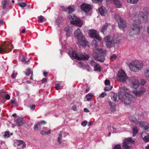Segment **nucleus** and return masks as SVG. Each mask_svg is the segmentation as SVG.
Masks as SVG:
<instances>
[{
    "mask_svg": "<svg viewBox=\"0 0 149 149\" xmlns=\"http://www.w3.org/2000/svg\"><path fill=\"white\" fill-rule=\"evenodd\" d=\"M113 149H122L120 145H116L114 147Z\"/></svg>",
    "mask_w": 149,
    "mask_h": 149,
    "instance_id": "c03bdc74",
    "label": "nucleus"
},
{
    "mask_svg": "<svg viewBox=\"0 0 149 149\" xmlns=\"http://www.w3.org/2000/svg\"><path fill=\"white\" fill-rule=\"evenodd\" d=\"M6 93L5 92H3L0 94V97L1 98H3V97H5Z\"/></svg>",
    "mask_w": 149,
    "mask_h": 149,
    "instance_id": "de8ad7c7",
    "label": "nucleus"
},
{
    "mask_svg": "<svg viewBox=\"0 0 149 149\" xmlns=\"http://www.w3.org/2000/svg\"><path fill=\"white\" fill-rule=\"evenodd\" d=\"M93 56L96 61L99 62H103L105 60L104 56L103 54L94 52L93 54Z\"/></svg>",
    "mask_w": 149,
    "mask_h": 149,
    "instance_id": "ddd939ff",
    "label": "nucleus"
},
{
    "mask_svg": "<svg viewBox=\"0 0 149 149\" xmlns=\"http://www.w3.org/2000/svg\"><path fill=\"white\" fill-rule=\"evenodd\" d=\"M9 1L7 0H4L1 2V4L2 5L3 8V9H5L6 8V5L8 4Z\"/></svg>",
    "mask_w": 149,
    "mask_h": 149,
    "instance_id": "2f4dec72",
    "label": "nucleus"
},
{
    "mask_svg": "<svg viewBox=\"0 0 149 149\" xmlns=\"http://www.w3.org/2000/svg\"><path fill=\"white\" fill-rule=\"evenodd\" d=\"M87 124V121H84L81 123V125L84 127Z\"/></svg>",
    "mask_w": 149,
    "mask_h": 149,
    "instance_id": "603ef678",
    "label": "nucleus"
},
{
    "mask_svg": "<svg viewBox=\"0 0 149 149\" xmlns=\"http://www.w3.org/2000/svg\"><path fill=\"white\" fill-rule=\"evenodd\" d=\"M62 133L61 132H60V133L59 134L58 138H59L61 139H62Z\"/></svg>",
    "mask_w": 149,
    "mask_h": 149,
    "instance_id": "338daca9",
    "label": "nucleus"
},
{
    "mask_svg": "<svg viewBox=\"0 0 149 149\" xmlns=\"http://www.w3.org/2000/svg\"><path fill=\"white\" fill-rule=\"evenodd\" d=\"M143 65L142 61L135 60L131 62L129 67L132 71L134 72H137L141 70Z\"/></svg>",
    "mask_w": 149,
    "mask_h": 149,
    "instance_id": "39448f33",
    "label": "nucleus"
},
{
    "mask_svg": "<svg viewBox=\"0 0 149 149\" xmlns=\"http://www.w3.org/2000/svg\"><path fill=\"white\" fill-rule=\"evenodd\" d=\"M65 30L66 32V34L67 36H69L70 35V33L68 31V29L67 28H66L65 29Z\"/></svg>",
    "mask_w": 149,
    "mask_h": 149,
    "instance_id": "8fccbe9b",
    "label": "nucleus"
},
{
    "mask_svg": "<svg viewBox=\"0 0 149 149\" xmlns=\"http://www.w3.org/2000/svg\"><path fill=\"white\" fill-rule=\"evenodd\" d=\"M106 95V93L105 92H103L99 96V97L100 98H103Z\"/></svg>",
    "mask_w": 149,
    "mask_h": 149,
    "instance_id": "49530a36",
    "label": "nucleus"
},
{
    "mask_svg": "<svg viewBox=\"0 0 149 149\" xmlns=\"http://www.w3.org/2000/svg\"><path fill=\"white\" fill-rule=\"evenodd\" d=\"M26 57L24 56H23L22 58V61L24 63H28L29 61V60L28 59L27 61L26 60Z\"/></svg>",
    "mask_w": 149,
    "mask_h": 149,
    "instance_id": "ea45409f",
    "label": "nucleus"
},
{
    "mask_svg": "<svg viewBox=\"0 0 149 149\" xmlns=\"http://www.w3.org/2000/svg\"><path fill=\"white\" fill-rule=\"evenodd\" d=\"M134 142L135 141L132 139L131 138H127L126 140V141L123 143H127L128 144H129V145H131V144L130 143H134Z\"/></svg>",
    "mask_w": 149,
    "mask_h": 149,
    "instance_id": "cd10ccee",
    "label": "nucleus"
},
{
    "mask_svg": "<svg viewBox=\"0 0 149 149\" xmlns=\"http://www.w3.org/2000/svg\"><path fill=\"white\" fill-rule=\"evenodd\" d=\"M127 96L124 99L123 101L125 105L130 104L131 102H133L135 99L132 95L127 93Z\"/></svg>",
    "mask_w": 149,
    "mask_h": 149,
    "instance_id": "9b49d317",
    "label": "nucleus"
},
{
    "mask_svg": "<svg viewBox=\"0 0 149 149\" xmlns=\"http://www.w3.org/2000/svg\"><path fill=\"white\" fill-rule=\"evenodd\" d=\"M108 2L115 4L116 7L119 8L121 6V3L119 0H107Z\"/></svg>",
    "mask_w": 149,
    "mask_h": 149,
    "instance_id": "aec40b11",
    "label": "nucleus"
},
{
    "mask_svg": "<svg viewBox=\"0 0 149 149\" xmlns=\"http://www.w3.org/2000/svg\"><path fill=\"white\" fill-rule=\"evenodd\" d=\"M99 12L102 16L105 15L107 13L106 8L103 6H102L99 8Z\"/></svg>",
    "mask_w": 149,
    "mask_h": 149,
    "instance_id": "412c9836",
    "label": "nucleus"
},
{
    "mask_svg": "<svg viewBox=\"0 0 149 149\" xmlns=\"http://www.w3.org/2000/svg\"><path fill=\"white\" fill-rule=\"evenodd\" d=\"M92 46L95 47V48H97L98 47V44L97 42L95 40H93L92 42Z\"/></svg>",
    "mask_w": 149,
    "mask_h": 149,
    "instance_id": "f704fd0d",
    "label": "nucleus"
},
{
    "mask_svg": "<svg viewBox=\"0 0 149 149\" xmlns=\"http://www.w3.org/2000/svg\"><path fill=\"white\" fill-rule=\"evenodd\" d=\"M143 140L146 142L149 141V136H145L143 138Z\"/></svg>",
    "mask_w": 149,
    "mask_h": 149,
    "instance_id": "a19ab883",
    "label": "nucleus"
},
{
    "mask_svg": "<svg viewBox=\"0 0 149 149\" xmlns=\"http://www.w3.org/2000/svg\"><path fill=\"white\" fill-rule=\"evenodd\" d=\"M129 81L130 85L132 88L136 89L138 87L139 85V81L136 77L130 78Z\"/></svg>",
    "mask_w": 149,
    "mask_h": 149,
    "instance_id": "f8f14e48",
    "label": "nucleus"
},
{
    "mask_svg": "<svg viewBox=\"0 0 149 149\" xmlns=\"http://www.w3.org/2000/svg\"><path fill=\"white\" fill-rule=\"evenodd\" d=\"M5 99L7 100H9L10 99V96L8 94H6L5 96Z\"/></svg>",
    "mask_w": 149,
    "mask_h": 149,
    "instance_id": "6e6d98bb",
    "label": "nucleus"
},
{
    "mask_svg": "<svg viewBox=\"0 0 149 149\" xmlns=\"http://www.w3.org/2000/svg\"><path fill=\"white\" fill-rule=\"evenodd\" d=\"M18 5L21 7H24L26 6L27 4L24 2L22 3H18Z\"/></svg>",
    "mask_w": 149,
    "mask_h": 149,
    "instance_id": "58836bf2",
    "label": "nucleus"
},
{
    "mask_svg": "<svg viewBox=\"0 0 149 149\" xmlns=\"http://www.w3.org/2000/svg\"><path fill=\"white\" fill-rule=\"evenodd\" d=\"M142 26L137 23L136 20L130 26L129 30V34L131 37L137 35L140 33V30L142 29Z\"/></svg>",
    "mask_w": 149,
    "mask_h": 149,
    "instance_id": "f03ea898",
    "label": "nucleus"
},
{
    "mask_svg": "<svg viewBox=\"0 0 149 149\" xmlns=\"http://www.w3.org/2000/svg\"><path fill=\"white\" fill-rule=\"evenodd\" d=\"M116 58V55L115 54H114L110 56V59L111 60H113L115 59Z\"/></svg>",
    "mask_w": 149,
    "mask_h": 149,
    "instance_id": "79ce46f5",
    "label": "nucleus"
},
{
    "mask_svg": "<svg viewBox=\"0 0 149 149\" xmlns=\"http://www.w3.org/2000/svg\"><path fill=\"white\" fill-rule=\"evenodd\" d=\"M61 139H61L60 138H58V139H57L58 142L60 144H61Z\"/></svg>",
    "mask_w": 149,
    "mask_h": 149,
    "instance_id": "052dcab7",
    "label": "nucleus"
},
{
    "mask_svg": "<svg viewBox=\"0 0 149 149\" xmlns=\"http://www.w3.org/2000/svg\"><path fill=\"white\" fill-rule=\"evenodd\" d=\"M146 81L145 79H142L140 82L142 86L144 85V84L146 83Z\"/></svg>",
    "mask_w": 149,
    "mask_h": 149,
    "instance_id": "a18cd8bd",
    "label": "nucleus"
},
{
    "mask_svg": "<svg viewBox=\"0 0 149 149\" xmlns=\"http://www.w3.org/2000/svg\"><path fill=\"white\" fill-rule=\"evenodd\" d=\"M98 52H100L101 53L100 54H103V53H105L106 52V51L105 50H103L102 49L100 48L98 50Z\"/></svg>",
    "mask_w": 149,
    "mask_h": 149,
    "instance_id": "09e8293b",
    "label": "nucleus"
},
{
    "mask_svg": "<svg viewBox=\"0 0 149 149\" xmlns=\"http://www.w3.org/2000/svg\"><path fill=\"white\" fill-rule=\"evenodd\" d=\"M11 77L12 78L14 79L15 77V73L13 72L11 75Z\"/></svg>",
    "mask_w": 149,
    "mask_h": 149,
    "instance_id": "0e129e2a",
    "label": "nucleus"
},
{
    "mask_svg": "<svg viewBox=\"0 0 149 149\" xmlns=\"http://www.w3.org/2000/svg\"><path fill=\"white\" fill-rule=\"evenodd\" d=\"M146 91V89L143 87L141 88L138 91H134L133 93L136 96L139 97L142 95Z\"/></svg>",
    "mask_w": 149,
    "mask_h": 149,
    "instance_id": "dca6fc26",
    "label": "nucleus"
},
{
    "mask_svg": "<svg viewBox=\"0 0 149 149\" xmlns=\"http://www.w3.org/2000/svg\"><path fill=\"white\" fill-rule=\"evenodd\" d=\"M111 109L113 111H115L116 110V108L115 106L113 105V106L110 107Z\"/></svg>",
    "mask_w": 149,
    "mask_h": 149,
    "instance_id": "13d9d810",
    "label": "nucleus"
},
{
    "mask_svg": "<svg viewBox=\"0 0 149 149\" xmlns=\"http://www.w3.org/2000/svg\"><path fill=\"white\" fill-rule=\"evenodd\" d=\"M35 105H33L30 106V108L32 110H34L35 108Z\"/></svg>",
    "mask_w": 149,
    "mask_h": 149,
    "instance_id": "e2e57ef3",
    "label": "nucleus"
},
{
    "mask_svg": "<svg viewBox=\"0 0 149 149\" xmlns=\"http://www.w3.org/2000/svg\"><path fill=\"white\" fill-rule=\"evenodd\" d=\"M15 144L17 146V148L20 149L23 148L26 146L25 142L22 141L17 140L15 142Z\"/></svg>",
    "mask_w": 149,
    "mask_h": 149,
    "instance_id": "a211bd4d",
    "label": "nucleus"
},
{
    "mask_svg": "<svg viewBox=\"0 0 149 149\" xmlns=\"http://www.w3.org/2000/svg\"><path fill=\"white\" fill-rule=\"evenodd\" d=\"M127 92H124L122 91H120L118 93V97L121 100L122 102H123V100L127 96Z\"/></svg>",
    "mask_w": 149,
    "mask_h": 149,
    "instance_id": "6ab92c4d",
    "label": "nucleus"
},
{
    "mask_svg": "<svg viewBox=\"0 0 149 149\" xmlns=\"http://www.w3.org/2000/svg\"><path fill=\"white\" fill-rule=\"evenodd\" d=\"M133 19L134 21L136 20L137 23L139 24L141 23L146 22L148 20V15L147 13L145 14L143 13L140 12L138 15V20H136L135 19Z\"/></svg>",
    "mask_w": 149,
    "mask_h": 149,
    "instance_id": "6e6552de",
    "label": "nucleus"
},
{
    "mask_svg": "<svg viewBox=\"0 0 149 149\" xmlns=\"http://www.w3.org/2000/svg\"><path fill=\"white\" fill-rule=\"evenodd\" d=\"M107 47L111 48L114 47L115 44H118L120 41V37L118 35L114 34L113 36H106L104 38Z\"/></svg>",
    "mask_w": 149,
    "mask_h": 149,
    "instance_id": "f257e3e1",
    "label": "nucleus"
},
{
    "mask_svg": "<svg viewBox=\"0 0 149 149\" xmlns=\"http://www.w3.org/2000/svg\"><path fill=\"white\" fill-rule=\"evenodd\" d=\"M140 126L141 127H143L144 130L146 131H149V124L144 121H140L139 124Z\"/></svg>",
    "mask_w": 149,
    "mask_h": 149,
    "instance_id": "f3484780",
    "label": "nucleus"
},
{
    "mask_svg": "<svg viewBox=\"0 0 149 149\" xmlns=\"http://www.w3.org/2000/svg\"><path fill=\"white\" fill-rule=\"evenodd\" d=\"M55 87L56 89L57 90H58L60 88V85L59 84H56L55 85Z\"/></svg>",
    "mask_w": 149,
    "mask_h": 149,
    "instance_id": "3c124183",
    "label": "nucleus"
},
{
    "mask_svg": "<svg viewBox=\"0 0 149 149\" xmlns=\"http://www.w3.org/2000/svg\"><path fill=\"white\" fill-rule=\"evenodd\" d=\"M47 79L46 78H43L42 80V83H45L47 82Z\"/></svg>",
    "mask_w": 149,
    "mask_h": 149,
    "instance_id": "bf43d9fd",
    "label": "nucleus"
},
{
    "mask_svg": "<svg viewBox=\"0 0 149 149\" xmlns=\"http://www.w3.org/2000/svg\"><path fill=\"white\" fill-rule=\"evenodd\" d=\"M68 54L70 57L73 59H76L78 61L82 60H88L89 56L87 55H84L82 54H77L76 52L70 48Z\"/></svg>",
    "mask_w": 149,
    "mask_h": 149,
    "instance_id": "7ed1b4c3",
    "label": "nucleus"
},
{
    "mask_svg": "<svg viewBox=\"0 0 149 149\" xmlns=\"http://www.w3.org/2000/svg\"><path fill=\"white\" fill-rule=\"evenodd\" d=\"M69 12L68 13V15H71V14L73 13L74 10L75 9L72 7L71 6H68L67 8Z\"/></svg>",
    "mask_w": 149,
    "mask_h": 149,
    "instance_id": "7c9ffc66",
    "label": "nucleus"
},
{
    "mask_svg": "<svg viewBox=\"0 0 149 149\" xmlns=\"http://www.w3.org/2000/svg\"><path fill=\"white\" fill-rule=\"evenodd\" d=\"M68 18L70 19L71 24H75L77 26L81 27L82 25V22L80 19L77 18L73 14L68 15Z\"/></svg>",
    "mask_w": 149,
    "mask_h": 149,
    "instance_id": "0eeeda50",
    "label": "nucleus"
},
{
    "mask_svg": "<svg viewBox=\"0 0 149 149\" xmlns=\"http://www.w3.org/2000/svg\"><path fill=\"white\" fill-rule=\"evenodd\" d=\"M112 86H110V87H107L104 88V90L105 91H108L111 89Z\"/></svg>",
    "mask_w": 149,
    "mask_h": 149,
    "instance_id": "37998d69",
    "label": "nucleus"
},
{
    "mask_svg": "<svg viewBox=\"0 0 149 149\" xmlns=\"http://www.w3.org/2000/svg\"><path fill=\"white\" fill-rule=\"evenodd\" d=\"M94 69L95 71H100L101 70V68L99 65L97 64L94 66Z\"/></svg>",
    "mask_w": 149,
    "mask_h": 149,
    "instance_id": "e433bc0d",
    "label": "nucleus"
},
{
    "mask_svg": "<svg viewBox=\"0 0 149 149\" xmlns=\"http://www.w3.org/2000/svg\"><path fill=\"white\" fill-rule=\"evenodd\" d=\"M91 37L93 38H95L99 40H101L102 38L99 35L98 33L95 30H92L90 31Z\"/></svg>",
    "mask_w": 149,
    "mask_h": 149,
    "instance_id": "2eb2a0df",
    "label": "nucleus"
},
{
    "mask_svg": "<svg viewBox=\"0 0 149 149\" xmlns=\"http://www.w3.org/2000/svg\"><path fill=\"white\" fill-rule=\"evenodd\" d=\"M84 112H85L88 113V112H89V111L88 110V109L86 108H84Z\"/></svg>",
    "mask_w": 149,
    "mask_h": 149,
    "instance_id": "69168bd1",
    "label": "nucleus"
},
{
    "mask_svg": "<svg viewBox=\"0 0 149 149\" xmlns=\"http://www.w3.org/2000/svg\"><path fill=\"white\" fill-rule=\"evenodd\" d=\"M44 19L45 18L42 16L40 15L38 18V20L39 22H43Z\"/></svg>",
    "mask_w": 149,
    "mask_h": 149,
    "instance_id": "4c0bfd02",
    "label": "nucleus"
},
{
    "mask_svg": "<svg viewBox=\"0 0 149 149\" xmlns=\"http://www.w3.org/2000/svg\"><path fill=\"white\" fill-rule=\"evenodd\" d=\"M9 136V135L8 133V132H6L4 133V137H8Z\"/></svg>",
    "mask_w": 149,
    "mask_h": 149,
    "instance_id": "5fc2aeb1",
    "label": "nucleus"
},
{
    "mask_svg": "<svg viewBox=\"0 0 149 149\" xmlns=\"http://www.w3.org/2000/svg\"><path fill=\"white\" fill-rule=\"evenodd\" d=\"M133 136L134 137L138 132V129L136 126H133L132 128Z\"/></svg>",
    "mask_w": 149,
    "mask_h": 149,
    "instance_id": "a878e982",
    "label": "nucleus"
},
{
    "mask_svg": "<svg viewBox=\"0 0 149 149\" xmlns=\"http://www.w3.org/2000/svg\"><path fill=\"white\" fill-rule=\"evenodd\" d=\"M111 99L115 102H118L117 100V95L114 93H113L111 95Z\"/></svg>",
    "mask_w": 149,
    "mask_h": 149,
    "instance_id": "473e14b6",
    "label": "nucleus"
},
{
    "mask_svg": "<svg viewBox=\"0 0 149 149\" xmlns=\"http://www.w3.org/2000/svg\"><path fill=\"white\" fill-rule=\"evenodd\" d=\"M80 7L81 10L86 13L89 12L91 9L90 5L85 3H83L81 5Z\"/></svg>",
    "mask_w": 149,
    "mask_h": 149,
    "instance_id": "4468645a",
    "label": "nucleus"
},
{
    "mask_svg": "<svg viewBox=\"0 0 149 149\" xmlns=\"http://www.w3.org/2000/svg\"><path fill=\"white\" fill-rule=\"evenodd\" d=\"M117 79L122 82H125L127 78L125 72L123 70L119 71L117 74Z\"/></svg>",
    "mask_w": 149,
    "mask_h": 149,
    "instance_id": "9d476101",
    "label": "nucleus"
},
{
    "mask_svg": "<svg viewBox=\"0 0 149 149\" xmlns=\"http://www.w3.org/2000/svg\"><path fill=\"white\" fill-rule=\"evenodd\" d=\"M93 95L92 93H89L86 95L85 98L86 99L87 101H90L92 97H93Z\"/></svg>",
    "mask_w": 149,
    "mask_h": 149,
    "instance_id": "c85d7f7f",
    "label": "nucleus"
},
{
    "mask_svg": "<svg viewBox=\"0 0 149 149\" xmlns=\"http://www.w3.org/2000/svg\"><path fill=\"white\" fill-rule=\"evenodd\" d=\"M12 45L8 42H3L0 45V53L4 54L10 52L12 49Z\"/></svg>",
    "mask_w": 149,
    "mask_h": 149,
    "instance_id": "423d86ee",
    "label": "nucleus"
},
{
    "mask_svg": "<svg viewBox=\"0 0 149 149\" xmlns=\"http://www.w3.org/2000/svg\"><path fill=\"white\" fill-rule=\"evenodd\" d=\"M40 134L42 135H46V132L42 131L40 132Z\"/></svg>",
    "mask_w": 149,
    "mask_h": 149,
    "instance_id": "774afa93",
    "label": "nucleus"
},
{
    "mask_svg": "<svg viewBox=\"0 0 149 149\" xmlns=\"http://www.w3.org/2000/svg\"><path fill=\"white\" fill-rule=\"evenodd\" d=\"M109 25L107 22L105 23L103 25L102 28L101 30V31L103 33L106 32L107 29V27Z\"/></svg>",
    "mask_w": 149,
    "mask_h": 149,
    "instance_id": "393cba45",
    "label": "nucleus"
},
{
    "mask_svg": "<svg viewBox=\"0 0 149 149\" xmlns=\"http://www.w3.org/2000/svg\"><path fill=\"white\" fill-rule=\"evenodd\" d=\"M16 123L19 126H22L24 124L23 119L22 118H19L17 119Z\"/></svg>",
    "mask_w": 149,
    "mask_h": 149,
    "instance_id": "b1692460",
    "label": "nucleus"
},
{
    "mask_svg": "<svg viewBox=\"0 0 149 149\" xmlns=\"http://www.w3.org/2000/svg\"><path fill=\"white\" fill-rule=\"evenodd\" d=\"M41 123L38 122L35 124L34 127V129L36 131H38L41 130Z\"/></svg>",
    "mask_w": 149,
    "mask_h": 149,
    "instance_id": "5701e85b",
    "label": "nucleus"
},
{
    "mask_svg": "<svg viewBox=\"0 0 149 149\" xmlns=\"http://www.w3.org/2000/svg\"><path fill=\"white\" fill-rule=\"evenodd\" d=\"M74 35L77 37L78 42L80 45L84 47H86L87 45L88 42L85 40L79 28H77L74 32Z\"/></svg>",
    "mask_w": 149,
    "mask_h": 149,
    "instance_id": "20e7f679",
    "label": "nucleus"
},
{
    "mask_svg": "<svg viewBox=\"0 0 149 149\" xmlns=\"http://www.w3.org/2000/svg\"><path fill=\"white\" fill-rule=\"evenodd\" d=\"M72 109L74 111H77V108L76 107L75 105H74L72 107Z\"/></svg>",
    "mask_w": 149,
    "mask_h": 149,
    "instance_id": "680f3d73",
    "label": "nucleus"
},
{
    "mask_svg": "<svg viewBox=\"0 0 149 149\" xmlns=\"http://www.w3.org/2000/svg\"><path fill=\"white\" fill-rule=\"evenodd\" d=\"M32 72H33V71H31L30 68H27L26 69V72H25V74L27 76H29L31 73L32 74Z\"/></svg>",
    "mask_w": 149,
    "mask_h": 149,
    "instance_id": "c9c22d12",
    "label": "nucleus"
},
{
    "mask_svg": "<svg viewBox=\"0 0 149 149\" xmlns=\"http://www.w3.org/2000/svg\"><path fill=\"white\" fill-rule=\"evenodd\" d=\"M105 84L106 85H109L110 84V81L107 79L105 81Z\"/></svg>",
    "mask_w": 149,
    "mask_h": 149,
    "instance_id": "864d4df0",
    "label": "nucleus"
},
{
    "mask_svg": "<svg viewBox=\"0 0 149 149\" xmlns=\"http://www.w3.org/2000/svg\"><path fill=\"white\" fill-rule=\"evenodd\" d=\"M123 149H130L131 145L128 144L127 143H123Z\"/></svg>",
    "mask_w": 149,
    "mask_h": 149,
    "instance_id": "c756f323",
    "label": "nucleus"
},
{
    "mask_svg": "<svg viewBox=\"0 0 149 149\" xmlns=\"http://www.w3.org/2000/svg\"><path fill=\"white\" fill-rule=\"evenodd\" d=\"M115 19L118 22V24L119 28L121 29H125L127 27V23L118 14L115 16Z\"/></svg>",
    "mask_w": 149,
    "mask_h": 149,
    "instance_id": "1a4fd4ad",
    "label": "nucleus"
},
{
    "mask_svg": "<svg viewBox=\"0 0 149 149\" xmlns=\"http://www.w3.org/2000/svg\"><path fill=\"white\" fill-rule=\"evenodd\" d=\"M103 0H93V1L96 3H101Z\"/></svg>",
    "mask_w": 149,
    "mask_h": 149,
    "instance_id": "4d7b16f0",
    "label": "nucleus"
},
{
    "mask_svg": "<svg viewBox=\"0 0 149 149\" xmlns=\"http://www.w3.org/2000/svg\"><path fill=\"white\" fill-rule=\"evenodd\" d=\"M139 0H127V2L132 4H136L139 1Z\"/></svg>",
    "mask_w": 149,
    "mask_h": 149,
    "instance_id": "72a5a7b5",
    "label": "nucleus"
},
{
    "mask_svg": "<svg viewBox=\"0 0 149 149\" xmlns=\"http://www.w3.org/2000/svg\"><path fill=\"white\" fill-rule=\"evenodd\" d=\"M144 75L146 78L149 81V68H146L145 69Z\"/></svg>",
    "mask_w": 149,
    "mask_h": 149,
    "instance_id": "bb28decb",
    "label": "nucleus"
},
{
    "mask_svg": "<svg viewBox=\"0 0 149 149\" xmlns=\"http://www.w3.org/2000/svg\"><path fill=\"white\" fill-rule=\"evenodd\" d=\"M129 119L131 121L135 123L136 125L139 124L140 122L138 121L137 119L134 116H130L129 117Z\"/></svg>",
    "mask_w": 149,
    "mask_h": 149,
    "instance_id": "4be33fe9",
    "label": "nucleus"
}]
</instances>
